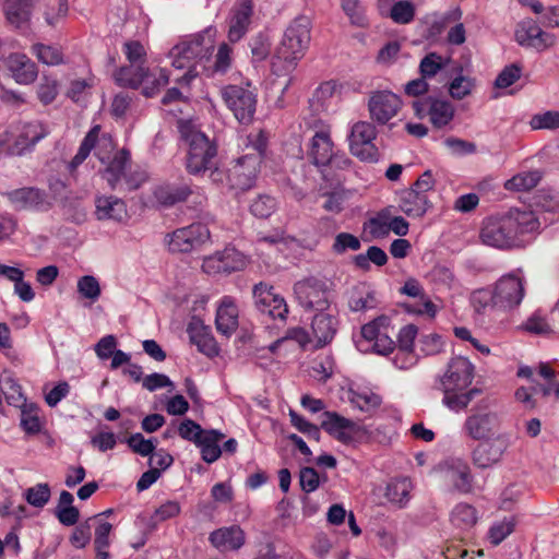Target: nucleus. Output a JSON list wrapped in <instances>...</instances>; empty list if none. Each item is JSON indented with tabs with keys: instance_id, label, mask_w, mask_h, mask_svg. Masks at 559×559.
I'll use <instances>...</instances> for the list:
<instances>
[{
	"instance_id": "obj_52",
	"label": "nucleus",
	"mask_w": 559,
	"mask_h": 559,
	"mask_svg": "<svg viewBox=\"0 0 559 559\" xmlns=\"http://www.w3.org/2000/svg\"><path fill=\"white\" fill-rule=\"evenodd\" d=\"M277 209V201L269 194L258 195L250 204V212L259 218L270 217Z\"/></svg>"
},
{
	"instance_id": "obj_31",
	"label": "nucleus",
	"mask_w": 559,
	"mask_h": 559,
	"mask_svg": "<svg viewBox=\"0 0 559 559\" xmlns=\"http://www.w3.org/2000/svg\"><path fill=\"white\" fill-rule=\"evenodd\" d=\"M429 207L427 194L404 190L399 195V210L412 218L423 217Z\"/></svg>"
},
{
	"instance_id": "obj_33",
	"label": "nucleus",
	"mask_w": 559,
	"mask_h": 559,
	"mask_svg": "<svg viewBox=\"0 0 559 559\" xmlns=\"http://www.w3.org/2000/svg\"><path fill=\"white\" fill-rule=\"evenodd\" d=\"M5 63L17 83L29 84L35 81L37 76L36 66L27 56L12 53L7 58Z\"/></svg>"
},
{
	"instance_id": "obj_36",
	"label": "nucleus",
	"mask_w": 559,
	"mask_h": 559,
	"mask_svg": "<svg viewBox=\"0 0 559 559\" xmlns=\"http://www.w3.org/2000/svg\"><path fill=\"white\" fill-rule=\"evenodd\" d=\"M413 484L407 477L391 479L385 487L384 496L390 503L403 509L411 500Z\"/></svg>"
},
{
	"instance_id": "obj_46",
	"label": "nucleus",
	"mask_w": 559,
	"mask_h": 559,
	"mask_svg": "<svg viewBox=\"0 0 559 559\" xmlns=\"http://www.w3.org/2000/svg\"><path fill=\"white\" fill-rule=\"evenodd\" d=\"M169 82V74L166 69L159 68L153 72L147 68V74L144 78L142 83L143 85V94L146 97H152L156 95L159 90L167 85Z\"/></svg>"
},
{
	"instance_id": "obj_4",
	"label": "nucleus",
	"mask_w": 559,
	"mask_h": 559,
	"mask_svg": "<svg viewBox=\"0 0 559 559\" xmlns=\"http://www.w3.org/2000/svg\"><path fill=\"white\" fill-rule=\"evenodd\" d=\"M181 139L188 145L186 167L192 175L205 174L216 157V146L191 121H179Z\"/></svg>"
},
{
	"instance_id": "obj_39",
	"label": "nucleus",
	"mask_w": 559,
	"mask_h": 559,
	"mask_svg": "<svg viewBox=\"0 0 559 559\" xmlns=\"http://www.w3.org/2000/svg\"><path fill=\"white\" fill-rule=\"evenodd\" d=\"M190 193L191 191L186 185H160L153 191L155 201L163 206H171L178 202H182Z\"/></svg>"
},
{
	"instance_id": "obj_54",
	"label": "nucleus",
	"mask_w": 559,
	"mask_h": 559,
	"mask_svg": "<svg viewBox=\"0 0 559 559\" xmlns=\"http://www.w3.org/2000/svg\"><path fill=\"white\" fill-rule=\"evenodd\" d=\"M310 376L313 380L319 382H325L328 380H334L335 366L331 357H323L312 362L310 367Z\"/></svg>"
},
{
	"instance_id": "obj_20",
	"label": "nucleus",
	"mask_w": 559,
	"mask_h": 559,
	"mask_svg": "<svg viewBox=\"0 0 559 559\" xmlns=\"http://www.w3.org/2000/svg\"><path fill=\"white\" fill-rule=\"evenodd\" d=\"M321 427L329 435L343 443L352 442L355 433L359 430V427L355 421L334 412H325L323 414Z\"/></svg>"
},
{
	"instance_id": "obj_51",
	"label": "nucleus",
	"mask_w": 559,
	"mask_h": 559,
	"mask_svg": "<svg viewBox=\"0 0 559 559\" xmlns=\"http://www.w3.org/2000/svg\"><path fill=\"white\" fill-rule=\"evenodd\" d=\"M451 522L454 526L465 530L476 523L475 509L469 504L460 503L451 513Z\"/></svg>"
},
{
	"instance_id": "obj_48",
	"label": "nucleus",
	"mask_w": 559,
	"mask_h": 559,
	"mask_svg": "<svg viewBox=\"0 0 559 559\" xmlns=\"http://www.w3.org/2000/svg\"><path fill=\"white\" fill-rule=\"evenodd\" d=\"M386 262L388 254L383 249L377 246L369 247L365 254L360 253L354 258L355 265L364 271L370 269V263L377 266H383Z\"/></svg>"
},
{
	"instance_id": "obj_47",
	"label": "nucleus",
	"mask_w": 559,
	"mask_h": 559,
	"mask_svg": "<svg viewBox=\"0 0 559 559\" xmlns=\"http://www.w3.org/2000/svg\"><path fill=\"white\" fill-rule=\"evenodd\" d=\"M540 179L542 175L538 170L524 171L507 180L504 187L513 191H528L535 188Z\"/></svg>"
},
{
	"instance_id": "obj_1",
	"label": "nucleus",
	"mask_w": 559,
	"mask_h": 559,
	"mask_svg": "<svg viewBox=\"0 0 559 559\" xmlns=\"http://www.w3.org/2000/svg\"><path fill=\"white\" fill-rule=\"evenodd\" d=\"M216 36L217 29L209 26L171 48L169 57L173 67L188 69L180 79H175L176 82L189 84L198 75L197 64L210 59L215 48Z\"/></svg>"
},
{
	"instance_id": "obj_27",
	"label": "nucleus",
	"mask_w": 559,
	"mask_h": 559,
	"mask_svg": "<svg viewBox=\"0 0 559 559\" xmlns=\"http://www.w3.org/2000/svg\"><path fill=\"white\" fill-rule=\"evenodd\" d=\"M417 332L416 325L407 324L403 326L397 334L399 353L394 359V364L401 369H406L416 362L413 348Z\"/></svg>"
},
{
	"instance_id": "obj_9",
	"label": "nucleus",
	"mask_w": 559,
	"mask_h": 559,
	"mask_svg": "<svg viewBox=\"0 0 559 559\" xmlns=\"http://www.w3.org/2000/svg\"><path fill=\"white\" fill-rule=\"evenodd\" d=\"M129 162V153L120 151L108 164L104 171V179L112 189L119 191H132L140 188L147 179V176L142 170L127 171V164Z\"/></svg>"
},
{
	"instance_id": "obj_57",
	"label": "nucleus",
	"mask_w": 559,
	"mask_h": 559,
	"mask_svg": "<svg viewBox=\"0 0 559 559\" xmlns=\"http://www.w3.org/2000/svg\"><path fill=\"white\" fill-rule=\"evenodd\" d=\"M33 50L38 60L47 66H58L63 62V55L58 47L37 44Z\"/></svg>"
},
{
	"instance_id": "obj_25",
	"label": "nucleus",
	"mask_w": 559,
	"mask_h": 559,
	"mask_svg": "<svg viewBox=\"0 0 559 559\" xmlns=\"http://www.w3.org/2000/svg\"><path fill=\"white\" fill-rule=\"evenodd\" d=\"M463 431L467 437L476 441H486L489 437V407L481 403L466 418Z\"/></svg>"
},
{
	"instance_id": "obj_62",
	"label": "nucleus",
	"mask_w": 559,
	"mask_h": 559,
	"mask_svg": "<svg viewBox=\"0 0 559 559\" xmlns=\"http://www.w3.org/2000/svg\"><path fill=\"white\" fill-rule=\"evenodd\" d=\"M78 292L87 299L95 301L100 296V285L98 280L93 275H84L78 281Z\"/></svg>"
},
{
	"instance_id": "obj_7",
	"label": "nucleus",
	"mask_w": 559,
	"mask_h": 559,
	"mask_svg": "<svg viewBox=\"0 0 559 559\" xmlns=\"http://www.w3.org/2000/svg\"><path fill=\"white\" fill-rule=\"evenodd\" d=\"M294 294L300 307L311 311H326L333 300L332 283L326 278L309 276L295 283Z\"/></svg>"
},
{
	"instance_id": "obj_23",
	"label": "nucleus",
	"mask_w": 559,
	"mask_h": 559,
	"mask_svg": "<svg viewBox=\"0 0 559 559\" xmlns=\"http://www.w3.org/2000/svg\"><path fill=\"white\" fill-rule=\"evenodd\" d=\"M238 317L239 311L235 299L230 296H224L216 309L215 323L217 331L227 337L234 334L238 328Z\"/></svg>"
},
{
	"instance_id": "obj_12",
	"label": "nucleus",
	"mask_w": 559,
	"mask_h": 559,
	"mask_svg": "<svg viewBox=\"0 0 559 559\" xmlns=\"http://www.w3.org/2000/svg\"><path fill=\"white\" fill-rule=\"evenodd\" d=\"M376 136L377 130L372 123L367 121L356 122L352 127L348 138L352 154L364 162H377L378 150L373 144Z\"/></svg>"
},
{
	"instance_id": "obj_59",
	"label": "nucleus",
	"mask_w": 559,
	"mask_h": 559,
	"mask_svg": "<svg viewBox=\"0 0 559 559\" xmlns=\"http://www.w3.org/2000/svg\"><path fill=\"white\" fill-rule=\"evenodd\" d=\"M112 525L106 521H99L97 527L95 528V549L96 557L98 558H108V552L106 548L109 546V534L111 532Z\"/></svg>"
},
{
	"instance_id": "obj_16",
	"label": "nucleus",
	"mask_w": 559,
	"mask_h": 559,
	"mask_svg": "<svg viewBox=\"0 0 559 559\" xmlns=\"http://www.w3.org/2000/svg\"><path fill=\"white\" fill-rule=\"evenodd\" d=\"M514 36L519 45L534 48L538 51L545 50L556 43V37L543 31L532 19L521 21L516 26Z\"/></svg>"
},
{
	"instance_id": "obj_55",
	"label": "nucleus",
	"mask_w": 559,
	"mask_h": 559,
	"mask_svg": "<svg viewBox=\"0 0 559 559\" xmlns=\"http://www.w3.org/2000/svg\"><path fill=\"white\" fill-rule=\"evenodd\" d=\"M530 127L533 130L559 129V110H547L532 116Z\"/></svg>"
},
{
	"instance_id": "obj_29",
	"label": "nucleus",
	"mask_w": 559,
	"mask_h": 559,
	"mask_svg": "<svg viewBox=\"0 0 559 559\" xmlns=\"http://www.w3.org/2000/svg\"><path fill=\"white\" fill-rule=\"evenodd\" d=\"M95 215L99 221L111 219L122 222L128 217L124 201L116 197H97L95 200Z\"/></svg>"
},
{
	"instance_id": "obj_15",
	"label": "nucleus",
	"mask_w": 559,
	"mask_h": 559,
	"mask_svg": "<svg viewBox=\"0 0 559 559\" xmlns=\"http://www.w3.org/2000/svg\"><path fill=\"white\" fill-rule=\"evenodd\" d=\"M401 98L390 91L373 92L368 102V109L372 120L385 124L402 108Z\"/></svg>"
},
{
	"instance_id": "obj_14",
	"label": "nucleus",
	"mask_w": 559,
	"mask_h": 559,
	"mask_svg": "<svg viewBox=\"0 0 559 559\" xmlns=\"http://www.w3.org/2000/svg\"><path fill=\"white\" fill-rule=\"evenodd\" d=\"M254 305L262 313L273 319L284 321L288 313V307L283 296L275 293L274 287L267 283L260 282L254 285L253 290Z\"/></svg>"
},
{
	"instance_id": "obj_35",
	"label": "nucleus",
	"mask_w": 559,
	"mask_h": 559,
	"mask_svg": "<svg viewBox=\"0 0 559 559\" xmlns=\"http://www.w3.org/2000/svg\"><path fill=\"white\" fill-rule=\"evenodd\" d=\"M118 370H121L123 379L129 382L142 381V384H174L167 376L162 373H151L143 377L142 368L131 362L130 354H128L127 362H123Z\"/></svg>"
},
{
	"instance_id": "obj_63",
	"label": "nucleus",
	"mask_w": 559,
	"mask_h": 559,
	"mask_svg": "<svg viewBox=\"0 0 559 559\" xmlns=\"http://www.w3.org/2000/svg\"><path fill=\"white\" fill-rule=\"evenodd\" d=\"M474 85V80L459 75L451 81L449 85V93L452 98L460 100L472 93Z\"/></svg>"
},
{
	"instance_id": "obj_42",
	"label": "nucleus",
	"mask_w": 559,
	"mask_h": 559,
	"mask_svg": "<svg viewBox=\"0 0 559 559\" xmlns=\"http://www.w3.org/2000/svg\"><path fill=\"white\" fill-rule=\"evenodd\" d=\"M445 481L453 487V489L466 492L469 490V474L467 467L462 464L449 465L444 464L442 467Z\"/></svg>"
},
{
	"instance_id": "obj_50",
	"label": "nucleus",
	"mask_w": 559,
	"mask_h": 559,
	"mask_svg": "<svg viewBox=\"0 0 559 559\" xmlns=\"http://www.w3.org/2000/svg\"><path fill=\"white\" fill-rule=\"evenodd\" d=\"M416 7L407 0L395 1L390 9L389 16L397 24H408L414 20Z\"/></svg>"
},
{
	"instance_id": "obj_44",
	"label": "nucleus",
	"mask_w": 559,
	"mask_h": 559,
	"mask_svg": "<svg viewBox=\"0 0 559 559\" xmlns=\"http://www.w3.org/2000/svg\"><path fill=\"white\" fill-rule=\"evenodd\" d=\"M516 524L518 519L514 514H509L501 519H496L491 523V545L497 546L501 544L515 531Z\"/></svg>"
},
{
	"instance_id": "obj_38",
	"label": "nucleus",
	"mask_w": 559,
	"mask_h": 559,
	"mask_svg": "<svg viewBox=\"0 0 559 559\" xmlns=\"http://www.w3.org/2000/svg\"><path fill=\"white\" fill-rule=\"evenodd\" d=\"M146 74L147 67L130 63L129 66L119 68L115 72L114 79L118 85L135 90L142 85Z\"/></svg>"
},
{
	"instance_id": "obj_2",
	"label": "nucleus",
	"mask_w": 559,
	"mask_h": 559,
	"mask_svg": "<svg viewBox=\"0 0 559 559\" xmlns=\"http://www.w3.org/2000/svg\"><path fill=\"white\" fill-rule=\"evenodd\" d=\"M310 43V21L306 16L295 19L286 28L272 61V71L277 76L290 74L304 57Z\"/></svg>"
},
{
	"instance_id": "obj_40",
	"label": "nucleus",
	"mask_w": 559,
	"mask_h": 559,
	"mask_svg": "<svg viewBox=\"0 0 559 559\" xmlns=\"http://www.w3.org/2000/svg\"><path fill=\"white\" fill-rule=\"evenodd\" d=\"M467 386H449L444 390L443 403L452 411H461L465 408L468 403L480 393V390L474 388L465 391Z\"/></svg>"
},
{
	"instance_id": "obj_24",
	"label": "nucleus",
	"mask_w": 559,
	"mask_h": 559,
	"mask_svg": "<svg viewBox=\"0 0 559 559\" xmlns=\"http://www.w3.org/2000/svg\"><path fill=\"white\" fill-rule=\"evenodd\" d=\"M253 13L251 0H239L229 21L228 39L239 41L248 32Z\"/></svg>"
},
{
	"instance_id": "obj_61",
	"label": "nucleus",
	"mask_w": 559,
	"mask_h": 559,
	"mask_svg": "<svg viewBox=\"0 0 559 559\" xmlns=\"http://www.w3.org/2000/svg\"><path fill=\"white\" fill-rule=\"evenodd\" d=\"M445 62L443 58L436 53L430 52L426 55L419 63V72L424 79L433 78L441 69H443Z\"/></svg>"
},
{
	"instance_id": "obj_5",
	"label": "nucleus",
	"mask_w": 559,
	"mask_h": 559,
	"mask_svg": "<svg viewBox=\"0 0 559 559\" xmlns=\"http://www.w3.org/2000/svg\"><path fill=\"white\" fill-rule=\"evenodd\" d=\"M247 140L252 145L251 151L237 158L228 174L230 187L242 191L254 186L266 147L260 132L250 134Z\"/></svg>"
},
{
	"instance_id": "obj_49",
	"label": "nucleus",
	"mask_w": 559,
	"mask_h": 559,
	"mask_svg": "<svg viewBox=\"0 0 559 559\" xmlns=\"http://www.w3.org/2000/svg\"><path fill=\"white\" fill-rule=\"evenodd\" d=\"M38 411V406L33 402L24 404L21 409V427L28 435L38 433L41 429Z\"/></svg>"
},
{
	"instance_id": "obj_34",
	"label": "nucleus",
	"mask_w": 559,
	"mask_h": 559,
	"mask_svg": "<svg viewBox=\"0 0 559 559\" xmlns=\"http://www.w3.org/2000/svg\"><path fill=\"white\" fill-rule=\"evenodd\" d=\"M515 400L526 409H532L540 399L554 396L559 401V386H520L514 393Z\"/></svg>"
},
{
	"instance_id": "obj_32",
	"label": "nucleus",
	"mask_w": 559,
	"mask_h": 559,
	"mask_svg": "<svg viewBox=\"0 0 559 559\" xmlns=\"http://www.w3.org/2000/svg\"><path fill=\"white\" fill-rule=\"evenodd\" d=\"M94 350L102 361L109 358L111 359L109 366L111 370H118L120 366L128 360V353L117 349V338L111 334L102 337L95 344Z\"/></svg>"
},
{
	"instance_id": "obj_6",
	"label": "nucleus",
	"mask_w": 559,
	"mask_h": 559,
	"mask_svg": "<svg viewBox=\"0 0 559 559\" xmlns=\"http://www.w3.org/2000/svg\"><path fill=\"white\" fill-rule=\"evenodd\" d=\"M524 296L522 281L514 275L501 277L491 294V321L506 324L513 321Z\"/></svg>"
},
{
	"instance_id": "obj_56",
	"label": "nucleus",
	"mask_w": 559,
	"mask_h": 559,
	"mask_svg": "<svg viewBox=\"0 0 559 559\" xmlns=\"http://www.w3.org/2000/svg\"><path fill=\"white\" fill-rule=\"evenodd\" d=\"M522 329L528 333L539 336H549L555 332L550 323L539 312L533 313L522 324Z\"/></svg>"
},
{
	"instance_id": "obj_58",
	"label": "nucleus",
	"mask_w": 559,
	"mask_h": 559,
	"mask_svg": "<svg viewBox=\"0 0 559 559\" xmlns=\"http://www.w3.org/2000/svg\"><path fill=\"white\" fill-rule=\"evenodd\" d=\"M50 487L48 484H37L25 490L24 498L31 506L35 508H43L50 499Z\"/></svg>"
},
{
	"instance_id": "obj_10",
	"label": "nucleus",
	"mask_w": 559,
	"mask_h": 559,
	"mask_svg": "<svg viewBox=\"0 0 559 559\" xmlns=\"http://www.w3.org/2000/svg\"><path fill=\"white\" fill-rule=\"evenodd\" d=\"M221 95L240 123L252 121L257 105V96L252 91L239 85H227L221 90Z\"/></svg>"
},
{
	"instance_id": "obj_18",
	"label": "nucleus",
	"mask_w": 559,
	"mask_h": 559,
	"mask_svg": "<svg viewBox=\"0 0 559 559\" xmlns=\"http://www.w3.org/2000/svg\"><path fill=\"white\" fill-rule=\"evenodd\" d=\"M413 107L416 116L420 118L427 112L430 122L436 128H443L449 124L455 112L453 105L449 100L433 97L416 100L413 103Z\"/></svg>"
},
{
	"instance_id": "obj_19",
	"label": "nucleus",
	"mask_w": 559,
	"mask_h": 559,
	"mask_svg": "<svg viewBox=\"0 0 559 559\" xmlns=\"http://www.w3.org/2000/svg\"><path fill=\"white\" fill-rule=\"evenodd\" d=\"M341 399L347 401L353 408L364 413H373L381 403L382 397L370 386H342Z\"/></svg>"
},
{
	"instance_id": "obj_3",
	"label": "nucleus",
	"mask_w": 559,
	"mask_h": 559,
	"mask_svg": "<svg viewBox=\"0 0 559 559\" xmlns=\"http://www.w3.org/2000/svg\"><path fill=\"white\" fill-rule=\"evenodd\" d=\"M539 226L533 211L510 209L497 213L491 219V246L502 249L515 246L520 235L534 233Z\"/></svg>"
},
{
	"instance_id": "obj_13",
	"label": "nucleus",
	"mask_w": 559,
	"mask_h": 559,
	"mask_svg": "<svg viewBox=\"0 0 559 559\" xmlns=\"http://www.w3.org/2000/svg\"><path fill=\"white\" fill-rule=\"evenodd\" d=\"M100 127L95 126L83 139L78 153L69 164L71 170H74L81 165L90 155L91 151L95 148V155L100 162L109 158V154L114 151L115 145L109 134L103 133L99 135Z\"/></svg>"
},
{
	"instance_id": "obj_43",
	"label": "nucleus",
	"mask_w": 559,
	"mask_h": 559,
	"mask_svg": "<svg viewBox=\"0 0 559 559\" xmlns=\"http://www.w3.org/2000/svg\"><path fill=\"white\" fill-rule=\"evenodd\" d=\"M4 13L10 24L21 27L29 19V5L23 0H7L4 3Z\"/></svg>"
},
{
	"instance_id": "obj_8",
	"label": "nucleus",
	"mask_w": 559,
	"mask_h": 559,
	"mask_svg": "<svg viewBox=\"0 0 559 559\" xmlns=\"http://www.w3.org/2000/svg\"><path fill=\"white\" fill-rule=\"evenodd\" d=\"M393 333L391 319L388 316H380L362 325V340L357 342V347L361 352L372 349L376 354L386 356L395 348V342L392 340Z\"/></svg>"
},
{
	"instance_id": "obj_11",
	"label": "nucleus",
	"mask_w": 559,
	"mask_h": 559,
	"mask_svg": "<svg viewBox=\"0 0 559 559\" xmlns=\"http://www.w3.org/2000/svg\"><path fill=\"white\" fill-rule=\"evenodd\" d=\"M209 240L210 230L206 225L194 223L168 234L166 242L170 251L187 253L199 249Z\"/></svg>"
},
{
	"instance_id": "obj_45",
	"label": "nucleus",
	"mask_w": 559,
	"mask_h": 559,
	"mask_svg": "<svg viewBox=\"0 0 559 559\" xmlns=\"http://www.w3.org/2000/svg\"><path fill=\"white\" fill-rule=\"evenodd\" d=\"M388 219V210L384 207L365 223L364 230L371 239L386 238L390 235Z\"/></svg>"
},
{
	"instance_id": "obj_53",
	"label": "nucleus",
	"mask_w": 559,
	"mask_h": 559,
	"mask_svg": "<svg viewBox=\"0 0 559 559\" xmlns=\"http://www.w3.org/2000/svg\"><path fill=\"white\" fill-rule=\"evenodd\" d=\"M190 340L198 349L206 356L213 357L218 354L217 344L214 337L205 330L190 332Z\"/></svg>"
},
{
	"instance_id": "obj_37",
	"label": "nucleus",
	"mask_w": 559,
	"mask_h": 559,
	"mask_svg": "<svg viewBox=\"0 0 559 559\" xmlns=\"http://www.w3.org/2000/svg\"><path fill=\"white\" fill-rule=\"evenodd\" d=\"M347 304L352 311L373 309L377 305L373 290L366 283H358L347 292Z\"/></svg>"
},
{
	"instance_id": "obj_64",
	"label": "nucleus",
	"mask_w": 559,
	"mask_h": 559,
	"mask_svg": "<svg viewBox=\"0 0 559 559\" xmlns=\"http://www.w3.org/2000/svg\"><path fill=\"white\" fill-rule=\"evenodd\" d=\"M122 51L127 60L132 64H142L146 62V50L138 40H128L123 44Z\"/></svg>"
},
{
	"instance_id": "obj_41",
	"label": "nucleus",
	"mask_w": 559,
	"mask_h": 559,
	"mask_svg": "<svg viewBox=\"0 0 559 559\" xmlns=\"http://www.w3.org/2000/svg\"><path fill=\"white\" fill-rule=\"evenodd\" d=\"M224 438V435L218 430L205 431V436L197 444L201 449L202 459L206 463L217 461L222 454V449L218 442Z\"/></svg>"
},
{
	"instance_id": "obj_60",
	"label": "nucleus",
	"mask_w": 559,
	"mask_h": 559,
	"mask_svg": "<svg viewBox=\"0 0 559 559\" xmlns=\"http://www.w3.org/2000/svg\"><path fill=\"white\" fill-rule=\"evenodd\" d=\"M223 260L225 274L239 271L246 266L245 255L235 248H225L219 252Z\"/></svg>"
},
{
	"instance_id": "obj_21",
	"label": "nucleus",
	"mask_w": 559,
	"mask_h": 559,
	"mask_svg": "<svg viewBox=\"0 0 559 559\" xmlns=\"http://www.w3.org/2000/svg\"><path fill=\"white\" fill-rule=\"evenodd\" d=\"M209 540L219 551H234L243 546L246 534L239 525L225 526L213 531Z\"/></svg>"
},
{
	"instance_id": "obj_22",
	"label": "nucleus",
	"mask_w": 559,
	"mask_h": 559,
	"mask_svg": "<svg viewBox=\"0 0 559 559\" xmlns=\"http://www.w3.org/2000/svg\"><path fill=\"white\" fill-rule=\"evenodd\" d=\"M337 331V319L326 311L317 313L311 321L313 347L320 348L331 343Z\"/></svg>"
},
{
	"instance_id": "obj_26",
	"label": "nucleus",
	"mask_w": 559,
	"mask_h": 559,
	"mask_svg": "<svg viewBox=\"0 0 559 559\" xmlns=\"http://www.w3.org/2000/svg\"><path fill=\"white\" fill-rule=\"evenodd\" d=\"M334 145L329 128L316 131L310 140L308 156L316 166H325L332 157Z\"/></svg>"
},
{
	"instance_id": "obj_17",
	"label": "nucleus",
	"mask_w": 559,
	"mask_h": 559,
	"mask_svg": "<svg viewBox=\"0 0 559 559\" xmlns=\"http://www.w3.org/2000/svg\"><path fill=\"white\" fill-rule=\"evenodd\" d=\"M49 133L48 129L40 122H29L22 126L14 138L10 135V144L7 145V155H23L32 150L36 143Z\"/></svg>"
},
{
	"instance_id": "obj_30",
	"label": "nucleus",
	"mask_w": 559,
	"mask_h": 559,
	"mask_svg": "<svg viewBox=\"0 0 559 559\" xmlns=\"http://www.w3.org/2000/svg\"><path fill=\"white\" fill-rule=\"evenodd\" d=\"M475 377V366L465 357H453L447 366L443 381L454 384H472Z\"/></svg>"
},
{
	"instance_id": "obj_28",
	"label": "nucleus",
	"mask_w": 559,
	"mask_h": 559,
	"mask_svg": "<svg viewBox=\"0 0 559 559\" xmlns=\"http://www.w3.org/2000/svg\"><path fill=\"white\" fill-rule=\"evenodd\" d=\"M4 195L16 209H40L48 204L46 193L34 187L8 191Z\"/></svg>"
}]
</instances>
